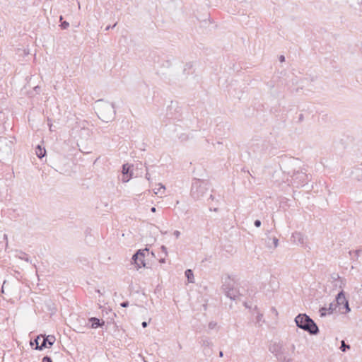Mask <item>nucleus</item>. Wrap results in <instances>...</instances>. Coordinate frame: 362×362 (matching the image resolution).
<instances>
[{"mask_svg":"<svg viewBox=\"0 0 362 362\" xmlns=\"http://www.w3.org/2000/svg\"><path fill=\"white\" fill-rule=\"evenodd\" d=\"M117 23H115L112 26L108 25L106 27L105 30H110L111 28H115L116 26Z\"/></svg>","mask_w":362,"mask_h":362,"instance_id":"nucleus-37","label":"nucleus"},{"mask_svg":"<svg viewBox=\"0 0 362 362\" xmlns=\"http://www.w3.org/2000/svg\"><path fill=\"white\" fill-rule=\"evenodd\" d=\"M261 223H262L259 220H255V223H254V224L256 227H259L261 226Z\"/></svg>","mask_w":362,"mask_h":362,"instance_id":"nucleus-30","label":"nucleus"},{"mask_svg":"<svg viewBox=\"0 0 362 362\" xmlns=\"http://www.w3.org/2000/svg\"><path fill=\"white\" fill-rule=\"evenodd\" d=\"M185 276L189 282H193L194 274L191 269H187L185 271Z\"/></svg>","mask_w":362,"mask_h":362,"instance_id":"nucleus-15","label":"nucleus"},{"mask_svg":"<svg viewBox=\"0 0 362 362\" xmlns=\"http://www.w3.org/2000/svg\"><path fill=\"white\" fill-rule=\"evenodd\" d=\"M131 177H132V174H130L129 175H128V174L127 175H123L122 182H127L129 181Z\"/></svg>","mask_w":362,"mask_h":362,"instance_id":"nucleus-23","label":"nucleus"},{"mask_svg":"<svg viewBox=\"0 0 362 362\" xmlns=\"http://www.w3.org/2000/svg\"><path fill=\"white\" fill-rule=\"evenodd\" d=\"M148 252V249L139 250L136 253H135L132 257V260L134 263L137 266L138 268H141L142 267H145L144 263V256L146 253Z\"/></svg>","mask_w":362,"mask_h":362,"instance_id":"nucleus-6","label":"nucleus"},{"mask_svg":"<svg viewBox=\"0 0 362 362\" xmlns=\"http://www.w3.org/2000/svg\"><path fill=\"white\" fill-rule=\"evenodd\" d=\"M16 257H18L21 259L25 260L27 262H30V259L28 255L22 251H17Z\"/></svg>","mask_w":362,"mask_h":362,"instance_id":"nucleus-13","label":"nucleus"},{"mask_svg":"<svg viewBox=\"0 0 362 362\" xmlns=\"http://www.w3.org/2000/svg\"><path fill=\"white\" fill-rule=\"evenodd\" d=\"M300 165L301 162L300 160L288 158L282 160L281 168L284 173L291 177V175L296 174V171L301 168Z\"/></svg>","mask_w":362,"mask_h":362,"instance_id":"nucleus-4","label":"nucleus"},{"mask_svg":"<svg viewBox=\"0 0 362 362\" xmlns=\"http://www.w3.org/2000/svg\"><path fill=\"white\" fill-rule=\"evenodd\" d=\"M192 194L193 196H194V192L193 191V189L192 190Z\"/></svg>","mask_w":362,"mask_h":362,"instance_id":"nucleus-44","label":"nucleus"},{"mask_svg":"<svg viewBox=\"0 0 362 362\" xmlns=\"http://www.w3.org/2000/svg\"><path fill=\"white\" fill-rule=\"evenodd\" d=\"M356 172L357 174L355 177V180L357 181H362V170L358 169Z\"/></svg>","mask_w":362,"mask_h":362,"instance_id":"nucleus-17","label":"nucleus"},{"mask_svg":"<svg viewBox=\"0 0 362 362\" xmlns=\"http://www.w3.org/2000/svg\"><path fill=\"white\" fill-rule=\"evenodd\" d=\"M216 327V323L214 322H211L209 323V328L211 329H214Z\"/></svg>","mask_w":362,"mask_h":362,"instance_id":"nucleus-26","label":"nucleus"},{"mask_svg":"<svg viewBox=\"0 0 362 362\" xmlns=\"http://www.w3.org/2000/svg\"><path fill=\"white\" fill-rule=\"evenodd\" d=\"M158 186H159V187L158 188H155L153 189V192H154L155 194H157V195L160 194V197H162L164 194V193H165V187L163 184H161V183H159Z\"/></svg>","mask_w":362,"mask_h":362,"instance_id":"nucleus-12","label":"nucleus"},{"mask_svg":"<svg viewBox=\"0 0 362 362\" xmlns=\"http://www.w3.org/2000/svg\"><path fill=\"white\" fill-rule=\"evenodd\" d=\"M279 239L276 237H273L272 238H269L267 241V247L269 249H274L278 246Z\"/></svg>","mask_w":362,"mask_h":362,"instance_id":"nucleus-8","label":"nucleus"},{"mask_svg":"<svg viewBox=\"0 0 362 362\" xmlns=\"http://www.w3.org/2000/svg\"><path fill=\"white\" fill-rule=\"evenodd\" d=\"M361 71H362V69H361Z\"/></svg>","mask_w":362,"mask_h":362,"instance_id":"nucleus-45","label":"nucleus"},{"mask_svg":"<svg viewBox=\"0 0 362 362\" xmlns=\"http://www.w3.org/2000/svg\"><path fill=\"white\" fill-rule=\"evenodd\" d=\"M222 290L225 295L231 300H236L240 296L236 283L234 279L230 276H227L223 279Z\"/></svg>","mask_w":362,"mask_h":362,"instance_id":"nucleus-3","label":"nucleus"},{"mask_svg":"<svg viewBox=\"0 0 362 362\" xmlns=\"http://www.w3.org/2000/svg\"><path fill=\"white\" fill-rule=\"evenodd\" d=\"M42 336H38L37 338L34 340V342L36 344V347H37V345L40 344V341L41 340Z\"/></svg>","mask_w":362,"mask_h":362,"instance_id":"nucleus-27","label":"nucleus"},{"mask_svg":"<svg viewBox=\"0 0 362 362\" xmlns=\"http://www.w3.org/2000/svg\"><path fill=\"white\" fill-rule=\"evenodd\" d=\"M271 311H272V313H274L275 315H276V316L278 315V311H277V310H276L274 307H272V308H271Z\"/></svg>","mask_w":362,"mask_h":362,"instance_id":"nucleus-33","label":"nucleus"},{"mask_svg":"<svg viewBox=\"0 0 362 362\" xmlns=\"http://www.w3.org/2000/svg\"><path fill=\"white\" fill-rule=\"evenodd\" d=\"M173 235L175 236L176 238H178L180 235V232L179 230H175Z\"/></svg>","mask_w":362,"mask_h":362,"instance_id":"nucleus-31","label":"nucleus"},{"mask_svg":"<svg viewBox=\"0 0 362 362\" xmlns=\"http://www.w3.org/2000/svg\"><path fill=\"white\" fill-rule=\"evenodd\" d=\"M35 153L38 158H42L45 156L46 150L45 148L41 147V146L37 145L35 148Z\"/></svg>","mask_w":362,"mask_h":362,"instance_id":"nucleus-11","label":"nucleus"},{"mask_svg":"<svg viewBox=\"0 0 362 362\" xmlns=\"http://www.w3.org/2000/svg\"><path fill=\"white\" fill-rule=\"evenodd\" d=\"M141 325H142L143 327H146L147 325H148V323L146 322H143Z\"/></svg>","mask_w":362,"mask_h":362,"instance_id":"nucleus-40","label":"nucleus"},{"mask_svg":"<svg viewBox=\"0 0 362 362\" xmlns=\"http://www.w3.org/2000/svg\"><path fill=\"white\" fill-rule=\"evenodd\" d=\"M343 305L346 308V313H348V312H349L351 310V309L349 308V305L348 300H346V302H345V303Z\"/></svg>","mask_w":362,"mask_h":362,"instance_id":"nucleus-25","label":"nucleus"},{"mask_svg":"<svg viewBox=\"0 0 362 362\" xmlns=\"http://www.w3.org/2000/svg\"><path fill=\"white\" fill-rule=\"evenodd\" d=\"M42 338H44L45 341L47 343L49 346L53 345L55 341V337L53 335H48L47 337L42 336Z\"/></svg>","mask_w":362,"mask_h":362,"instance_id":"nucleus-14","label":"nucleus"},{"mask_svg":"<svg viewBox=\"0 0 362 362\" xmlns=\"http://www.w3.org/2000/svg\"><path fill=\"white\" fill-rule=\"evenodd\" d=\"M279 61H280L281 62H284L285 61V57H284V55H281V56L279 57Z\"/></svg>","mask_w":362,"mask_h":362,"instance_id":"nucleus-36","label":"nucleus"},{"mask_svg":"<svg viewBox=\"0 0 362 362\" xmlns=\"http://www.w3.org/2000/svg\"><path fill=\"white\" fill-rule=\"evenodd\" d=\"M308 180V175L306 174L305 170L300 168L296 174L291 175L290 182L296 187H299L305 185Z\"/></svg>","mask_w":362,"mask_h":362,"instance_id":"nucleus-5","label":"nucleus"},{"mask_svg":"<svg viewBox=\"0 0 362 362\" xmlns=\"http://www.w3.org/2000/svg\"><path fill=\"white\" fill-rule=\"evenodd\" d=\"M298 327L307 331L310 334H317L319 329L315 322L306 314H298L295 318Z\"/></svg>","mask_w":362,"mask_h":362,"instance_id":"nucleus-2","label":"nucleus"},{"mask_svg":"<svg viewBox=\"0 0 362 362\" xmlns=\"http://www.w3.org/2000/svg\"><path fill=\"white\" fill-rule=\"evenodd\" d=\"M42 339V342L40 344V345H37V347L35 348V349L38 350H42L44 348L47 346V343L45 341L44 338Z\"/></svg>","mask_w":362,"mask_h":362,"instance_id":"nucleus-18","label":"nucleus"},{"mask_svg":"<svg viewBox=\"0 0 362 362\" xmlns=\"http://www.w3.org/2000/svg\"><path fill=\"white\" fill-rule=\"evenodd\" d=\"M47 121H48V125H49V130L52 131V124L50 123L49 119H48Z\"/></svg>","mask_w":362,"mask_h":362,"instance_id":"nucleus-38","label":"nucleus"},{"mask_svg":"<svg viewBox=\"0 0 362 362\" xmlns=\"http://www.w3.org/2000/svg\"><path fill=\"white\" fill-rule=\"evenodd\" d=\"M327 312H328V310L327 308H321L320 309V313L321 317L325 316L327 315Z\"/></svg>","mask_w":362,"mask_h":362,"instance_id":"nucleus-21","label":"nucleus"},{"mask_svg":"<svg viewBox=\"0 0 362 362\" xmlns=\"http://www.w3.org/2000/svg\"><path fill=\"white\" fill-rule=\"evenodd\" d=\"M350 349V346L345 344L344 341H341L340 349L341 351L345 352L346 349Z\"/></svg>","mask_w":362,"mask_h":362,"instance_id":"nucleus-19","label":"nucleus"},{"mask_svg":"<svg viewBox=\"0 0 362 362\" xmlns=\"http://www.w3.org/2000/svg\"><path fill=\"white\" fill-rule=\"evenodd\" d=\"M346 300H347L345 297L344 293V291H341L338 293L336 298L337 304H338L339 305H344L345 302H346Z\"/></svg>","mask_w":362,"mask_h":362,"instance_id":"nucleus-9","label":"nucleus"},{"mask_svg":"<svg viewBox=\"0 0 362 362\" xmlns=\"http://www.w3.org/2000/svg\"><path fill=\"white\" fill-rule=\"evenodd\" d=\"M129 169H130V166L128 164H124L122 165V174L123 175L129 174Z\"/></svg>","mask_w":362,"mask_h":362,"instance_id":"nucleus-16","label":"nucleus"},{"mask_svg":"<svg viewBox=\"0 0 362 362\" xmlns=\"http://www.w3.org/2000/svg\"><path fill=\"white\" fill-rule=\"evenodd\" d=\"M163 252H164L165 255L168 254L167 247L164 245H162L160 247Z\"/></svg>","mask_w":362,"mask_h":362,"instance_id":"nucleus-32","label":"nucleus"},{"mask_svg":"<svg viewBox=\"0 0 362 362\" xmlns=\"http://www.w3.org/2000/svg\"><path fill=\"white\" fill-rule=\"evenodd\" d=\"M262 317H263V315L262 314H258L257 316V322L261 321Z\"/></svg>","mask_w":362,"mask_h":362,"instance_id":"nucleus-35","label":"nucleus"},{"mask_svg":"<svg viewBox=\"0 0 362 362\" xmlns=\"http://www.w3.org/2000/svg\"><path fill=\"white\" fill-rule=\"evenodd\" d=\"M362 252V251H361V250H355V251H354V252L356 253V255L357 256H358V255H359V254H360V252Z\"/></svg>","mask_w":362,"mask_h":362,"instance_id":"nucleus-39","label":"nucleus"},{"mask_svg":"<svg viewBox=\"0 0 362 362\" xmlns=\"http://www.w3.org/2000/svg\"><path fill=\"white\" fill-rule=\"evenodd\" d=\"M89 321L92 322L91 327L93 329L98 328V327H101L105 324V322L103 321L100 323V320L97 317H90Z\"/></svg>","mask_w":362,"mask_h":362,"instance_id":"nucleus-10","label":"nucleus"},{"mask_svg":"<svg viewBox=\"0 0 362 362\" xmlns=\"http://www.w3.org/2000/svg\"><path fill=\"white\" fill-rule=\"evenodd\" d=\"M291 239L293 243L299 245H303L305 243V237L300 232L293 233L291 235Z\"/></svg>","mask_w":362,"mask_h":362,"instance_id":"nucleus-7","label":"nucleus"},{"mask_svg":"<svg viewBox=\"0 0 362 362\" xmlns=\"http://www.w3.org/2000/svg\"><path fill=\"white\" fill-rule=\"evenodd\" d=\"M160 262H161V263L165 262V259H161L160 260Z\"/></svg>","mask_w":362,"mask_h":362,"instance_id":"nucleus-43","label":"nucleus"},{"mask_svg":"<svg viewBox=\"0 0 362 362\" xmlns=\"http://www.w3.org/2000/svg\"><path fill=\"white\" fill-rule=\"evenodd\" d=\"M60 26L62 29H66L69 28V23L66 21H64L61 23Z\"/></svg>","mask_w":362,"mask_h":362,"instance_id":"nucleus-24","label":"nucleus"},{"mask_svg":"<svg viewBox=\"0 0 362 362\" xmlns=\"http://www.w3.org/2000/svg\"><path fill=\"white\" fill-rule=\"evenodd\" d=\"M120 305L123 308H127L129 305V303L127 301L122 302Z\"/></svg>","mask_w":362,"mask_h":362,"instance_id":"nucleus-34","label":"nucleus"},{"mask_svg":"<svg viewBox=\"0 0 362 362\" xmlns=\"http://www.w3.org/2000/svg\"><path fill=\"white\" fill-rule=\"evenodd\" d=\"M281 348V345L279 344H274L272 347L270 348V351L272 352L278 351L279 349Z\"/></svg>","mask_w":362,"mask_h":362,"instance_id":"nucleus-22","label":"nucleus"},{"mask_svg":"<svg viewBox=\"0 0 362 362\" xmlns=\"http://www.w3.org/2000/svg\"><path fill=\"white\" fill-rule=\"evenodd\" d=\"M223 351H221L219 352V356H220V357H223Z\"/></svg>","mask_w":362,"mask_h":362,"instance_id":"nucleus-42","label":"nucleus"},{"mask_svg":"<svg viewBox=\"0 0 362 362\" xmlns=\"http://www.w3.org/2000/svg\"><path fill=\"white\" fill-rule=\"evenodd\" d=\"M335 308H336V304H334V303H330V304H329V308H327V310H328V313H329V314L332 313H333V311L335 310Z\"/></svg>","mask_w":362,"mask_h":362,"instance_id":"nucleus-20","label":"nucleus"},{"mask_svg":"<svg viewBox=\"0 0 362 362\" xmlns=\"http://www.w3.org/2000/svg\"><path fill=\"white\" fill-rule=\"evenodd\" d=\"M96 108L98 116L102 121L108 122L114 119L116 111L113 103L100 100Z\"/></svg>","mask_w":362,"mask_h":362,"instance_id":"nucleus-1","label":"nucleus"},{"mask_svg":"<svg viewBox=\"0 0 362 362\" xmlns=\"http://www.w3.org/2000/svg\"><path fill=\"white\" fill-rule=\"evenodd\" d=\"M151 212L155 213V212L156 211V207H152V208L151 209Z\"/></svg>","mask_w":362,"mask_h":362,"instance_id":"nucleus-41","label":"nucleus"},{"mask_svg":"<svg viewBox=\"0 0 362 362\" xmlns=\"http://www.w3.org/2000/svg\"><path fill=\"white\" fill-rule=\"evenodd\" d=\"M145 177L146 179L148 180V181H151V175L148 173V168H146V175H145Z\"/></svg>","mask_w":362,"mask_h":362,"instance_id":"nucleus-28","label":"nucleus"},{"mask_svg":"<svg viewBox=\"0 0 362 362\" xmlns=\"http://www.w3.org/2000/svg\"><path fill=\"white\" fill-rule=\"evenodd\" d=\"M42 362H52V361L49 356H45L42 358Z\"/></svg>","mask_w":362,"mask_h":362,"instance_id":"nucleus-29","label":"nucleus"}]
</instances>
